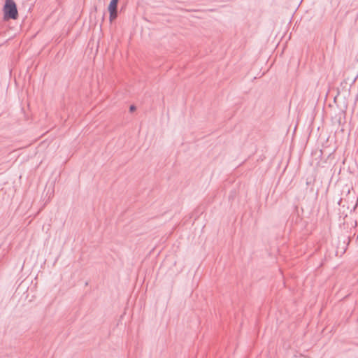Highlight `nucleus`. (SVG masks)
Instances as JSON below:
<instances>
[{"mask_svg": "<svg viewBox=\"0 0 358 358\" xmlns=\"http://www.w3.org/2000/svg\"><path fill=\"white\" fill-rule=\"evenodd\" d=\"M3 19L5 20H16L18 11L15 2L13 0H6L3 8Z\"/></svg>", "mask_w": 358, "mask_h": 358, "instance_id": "obj_1", "label": "nucleus"}, {"mask_svg": "<svg viewBox=\"0 0 358 358\" xmlns=\"http://www.w3.org/2000/svg\"><path fill=\"white\" fill-rule=\"evenodd\" d=\"M119 0H110L108 5V10H117V3Z\"/></svg>", "mask_w": 358, "mask_h": 358, "instance_id": "obj_2", "label": "nucleus"}, {"mask_svg": "<svg viewBox=\"0 0 358 358\" xmlns=\"http://www.w3.org/2000/svg\"><path fill=\"white\" fill-rule=\"evenodd\" d=\"M108 11H109L110 21H113L117 17V10H108Z\"/></svg>", "mask_w": 358, "mask_h": 358, "instance_id": "obj_3", "label": "nucleus"}, {"mask_svg": "<svg viewBox=\"0 0 358 358\" xmlns=\"http://www.w3.org/2000/svg\"><path fill=\"white\" fill-rule=\"evenodd\" d=\"M129 110L131 112H133L136 110V107L134 106V105H131L130 107H129Z\"/></svg>", "mask_w": 358, "mask_h": 358, "instance_id": "obj_4", "label": "nucleus"}]
</instances>
